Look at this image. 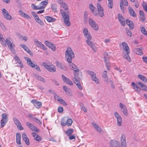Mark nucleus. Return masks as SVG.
I'll use <instances>...</instances> for the list:
<instances>
[{
    "instance_id": "obj_24",
    "label": "nucleus",
    "mask_w": 147,
    "mask_h": 147,
    "mask_svg": "<svg viewBox=\"0 0 147 147\" xmlns=\"http://www.w3.org/2000/svg\"><path fill=\"white\" fill-rule=\"evenodd\" d=\"M15 47V46L13 42L10 41V50L12 53V55L16 53V51L14 49Z\"/></svg>"
},
{
    "instance_id": "obj_17",
    "label": "nucleus",
    "mask_w": 147,
    "mask_h": 147,
    "mask_svg": "<svg viewBox=\"0 0 147 147\" xmlns=\"http://www.w3.org/2000/svg\"><path fill=\"white\" fill-rule=\"evenodd\" d=\"M119 107L121 108V111L123 114L125 115H127V111L126 106L121 103H120L119 104Z\"/></svg>"
},
{
    "instance_id": "obj_2",
    "label": "nucleus",
    "mask_w": 147,
    "mask_h": 147,
    "mask_svg": "<svg viewBox=\"0 0 147 147\" xmlns=\"http://www.w3.org/2000/svg\"><path fill=\"white\" fill-rule=\"evenodd\" d=\"M78 72H79L76 71L74 72V78L73 80L74 82L76 85L77 87L80 90H82V88L81 85L80 81L79 80Z\"/></svg>"
},
{
    "instance_id": "obj_12",
    "label": "nucleus",
    "mask_w": 147,
    "mask_h": 147,
    "mask_svg": "<svg viewBox=\"0 0 147 147\" xmlns=\"http://www.w3.org/2000/svg\"><path fill=\"white\" fill-rule=\"evenodd\" d=\"M55 63L56 66L61 69L65 71H66L67 70V67L64 64L57 61L55 62Z\"/></svg>"
},
{
    "instance_id": "obj_52",
    "label": "nucleus",
    "mask_w": 147,
    "mask_h": 147,
    "mask_svg": "<svg viewBox=\"0 0 147 147\" xmlns=\"http://www.w3.org/2000/svg\"><path fill=\"white\" fill-rule=\"evenodd\" d=\"M51 8L54 12H57V5L55 4H53L51 6Z\"/></svg>"
},
{
    "instance_id": "obj_61",
    "label": "nucleus",
    "mask_w": 147,
    "mask_h": 147,
    "mask_svg": "<svg viewBox=\"0 0 147 147\" xmlns=\"http://www.w3.org/2000/svg\"><path fill=\"white\" fill-rule=\"evenodd\" d=\"M33 120L34 121L37 123L39 125H40L41 123V122H40V121L38 119H37L36 118H34V119Z\"/></svg>"
},
{
    "instance_id": "obj_28",
    "label": "nucleus",
    "mask_w": 147,
    "mask_h": 147,
    "mask_svg": "<svg viewBox=\"0 0 147 147\" xmlns=\"http://www.w3.org/2000/svg\"><path fill=\"white\" fill-rule=\"evenodd\" d=\"M20 46L22 48L26 51L28 54L30 55L32 53V52L30 51V49L28 48L24 44H20Z\"/></svg>"
},
{
    "instance_id": "obj_29",
    "label": "nucleus",
    "mask_w": 147,
    "mask_h": 147,
    "mask_svg": "<svg viewBox=\"0 0 147 147\" xmlns=\"http://www.w3.org/2000/svg\"><path fill=\"white\" fill-rule=\"evenodd\" d=\"M63 90L65 92L66 94L68 96H70L71 95V90L68 88H67L65 86H63Z\"/></svg>"
},
{
    "instance_id": "obj_31",
    "label": "nucleus",
    "mask_w": 147,
    "mask_h": 147,
    "mask_svg": "<svg viewBox=\"0 0 147 147\" xmlns=\"http://www.w3.org/2000/svg\"><path fill=\"white\" fill-rule=\"evenodd\" d=\"M32 135L34 137V139L36 140L40 141L41 140L40 137L37 134L35 133H32Z\"/></svg>"
},
{
    "instance_id": "obj_32",
    "label": "nucleus",
    "mask_w": 147,
    "mask_h": 147,
    "mask_svg": "<svg viewBox=\"0 0 147 147\" xmlns=\"http://www.w3.org/2000/svg\"><path fill=\"white\" fill-rule=\"evenodd\" d=\"M92 125L94 127V128L98 132H100L101 131V128L98 126L94 122L92 123Z\"/></svg>"
},
{
    "instance_id": "obj_35",
    "label": "nucleus",
    "mask_w": 147,
    "mask_h": 147,
    "mask_svg": "<svg viewBox=\"0 0 147 147\" xmlns=\"http://www.w3.org/2000/svg\"><path fill=\"white\" fill-rule=\"evenodd\" d=\"M0 41H1V44L4 46H6L7 44L8 46L9 47V41L8 40L6 39V41H5L4 39V40H1Z\"/></svg>"
},
{
    "instance_id": "obj_6",
    "label": "nucleus",
    "mask_w": 147,
    "mask_h": 147,
    "mask_svg": "<svg viewBox=\"0 0 147 147\" xmlns=\"http://www.w3.org/2000/svg\"><path fill=\"white\" fill-rule=\"evenodd\" d=\"M24 58L27 61V63L29 66L32 68H34L35 67H36L35 69L37 71H41L39 67L37 65H35L34 63H32L30 58L27 57H25Z\"/></svg>"
},
{
    "instance_id": "obj_41",
    "label": "nucleus",
    "mask_w": 147,
    "mask_h": 147,
    "mask_svg": "<svg viewBox=\"0 0 147 147\" xmlns=\"http://www.w3.org/2000/svg\"><path fill=\"white\" fill-rule=\"evenodd\" d=\"M89 8L90 10L92 11L93 14L95 15L96 16L97 15V13H95L94 11L96 8L92 4H90L89 5Z\"/></svg>"
},
{
    "instance_id": "obj_38",
    "label": "nucleus",
    "mask_w": 147,
    "mask_h": 147,
    "mask_svg": "<svg viewBox=\"0 0 147 147\" xmlns=\"http://www.w3.org/2000/svg\"><path fill=\"white\" fill-rule=\"evenodd\" d=\"M17 37L19 39L22 40H24L25 41H26L27 40V38L26 36L21 35L20 34H18Z\"/></svg>"
},
{
    "instance_id": "obj_48",
    "label": "nucleus",
    "mask_w": 147,
    "mask_h": 147,
    "mask_svg": "<svg viewBox=\"0 0 147 147\" xmlns=\"http://www.w3.org/2000/svg\"><path fill=\"white\" fill-rule=\"evenodd\" d=\"M136 54L140 55H142L143 53L141 49L139 48H136Z\"/></svg>"
},
{
    "instance_id": "obj_8",
    "label": "nucleus",
    "mask_w": 147,
    "mask_h": 147,
    "mask_svg": "<svg viewBox=\"0 0 147 147\" xmlns=\"http://www.w3.org/2000/svg\"><path fill=\"white\" fill-rule=\"evenodd\" d=\"M34 44L38 47L44 50L47 49V48L43 45L41 42L38 41L35 38L34 40Z\"/></svg>"
},
{
    "instance_id": "obj_47",
    "label": "nucleus",
    "mask_w": 147,
    "mask_h": 147,
    "mask_svg": "<svg viewBox=\"0 0 147 147\" xmlns=\"http://www.w3.org/2000/svg\"><path fill=\"white\" fill-rule=\"evenodd\" d=\"M141 32L145 35H147V31L146 30L145 28L142 26L141 28H140Z\"/></svg>"
},
{
    "instance_id": "obj_30",
    "label": "nucleus",
    "mask_w": 147,
    "mask_h": 147,
    "mask_svg": "<svg viewBox=\"0 0 147 147\" xmlns=\"http://www.w3.org/2000/svg\"><path fill=\"white\" fill-rule=\"evenodd\" d=\"M126 22L127 25L129 26V28L131 29H132L134 27V24L133 22L128 20H126Z\"/></svg>"
},
{
    "instance_id": "obj_13",
    "label": "nucleus",
    "mask_w": 147,
    "mask_h": 147,
    "mask_svg": "<svg viewBox=\"0 0 147 147\" xmlns=\"http://www.w3.org/2000/svg\"><path fill=\"white\" fill-rule=\"evenodd\" d=\"M71 61L70 62H68L69 64L68 65L70 69L73 70L74 72H79V70L78 68Z\"/></svg>"
},
{
    "instance_id": "obj_22",
    "label": "nucleus",
    "mask_w": 147,
    "mask_h": 147,
    "mask_svg": "<svg viewBox=\"0 0 147 147\" xmlns=\"http://www.w3.org/2000/svg\"><path fill=\"white\" fill-rule=\"evenodd\" d=\"M22 138L26 144L28 145L30 144L29 140L27 137V136L26 134L23 133L22 135Z\"/></svg>"
},
{
    "instance_id": "obj_26",
    "label": "nucleus",
    "mask_w": 147,
    "mask_h": 147,
    "mask_svg": "<svg viewBox=\"0 0 147 147\" xmlns=\"http://www.w3.org/2000/svg\"><path fill=\"white\" fill-rule=\"evenodd\" d=\"M48 3V1L47 0L41 2L39 4L40 9H45L46 6L47 4Z\"/></svg>"
},
{
    "instance_id": "obj_45",
    "label": "nucleus",
    "mask_w": 147,
    "mask_h": 147,
    "mask_svg": "<svg viewBox=\"0 0 147 147\" xmlns=\"http://www.w3.org/2000/svg\"><path fill=\"white\" fill-rule=\"evenodd\" d=\"M129 53H126V54L123 55V57L129 62H130L131 61V59L129 55Z\"/></svg>"
},
{
    "instance_id": "obj_42",
    "label": "nucleus",
    "mask_w": 147,
    "mask_h": 147,
    "mask_svg": "<svg viewBox=\"0 0 147 147\" xmlns=\"http://www.w3.org/2000/svg\"><path fill=\"white\" fill-rule=\"evenodd\" d=\"M86 72L88 74L91 76V79L93 78V77L96 75L95 73L93 71L88 70Z\"/></svg>"
},
{
    "instance_id": "obj_58",
    "label": "nucleus",
    "mask_w": 147,
    "mask_h": 147,
    "mask_svg": "<svg viewBox=\"0 0 147 147\" xmlns=\"http://www.w3.org/2000/svg\"><path fill=\"white\" fill-rule=\"evenodd\" d=\"M98 14L99 16L101 17H103L104 16L103 10L102 9L98 11Z\"/></svg>"
},
{
    "instance_id": "obj_63",
    "label": "nucleus",
    "mask_w": 147,
    "mask_h": 147,
    "mask_svg": "<svg viewBox=\"0 0 147 147\" xmlns=\"http://www.w3.org/2000/svg\"><path fill=\"white\" fill-rule=\"evenodd\" d=\"M90 47H91V49H92L93 51L94 52H95L96 51L97 48L96 46L94 44Z\"/></svg>"
},
{
    "instance_id": "obj_57",
    "label": "nucleus",
    "mask_w": 147,
    "mask_h": 147,
    "mask_svg": "<svg viewBox=\"0 0 147 147\" xmlns=\"http://www.w3.org/2000/svg\"><path fill=\"white\" fill-rule=\"evenodd\" d=\"M61 6L65 10H67L68 9L67 6V4L65 3H63L61 5Z\"/></svg>"
},
{
    "instance_id": "obj_34",
    "label": "nucleus",
    "mask_w": 147,
    "mask_h": 147,
    "mask_svg": "<svg viewBox=\"0 0 147 147\" xmlns=\"http://www.w3.org/2000/svg\"><path fill=\"white\" fill-rule=\"evenodd\" d=\"M16 143L18 144H20L21 142V135L19 133H18L16 134Z\"/></svg>"
},
{
    "instance_id": "obj_18",
    "label": "nucleus",
    "mask_w": 147,
    "mask_h": 147,
    "mask_svg": "<svg viewBox=\"0 0 147 147\" xmlns=\"http://www.w3.org/2000/svg\"><path fill=\"white\" fill-rule=\"evenodd\" d=\"M110 147H120V143L115 140H111L110 143Z\"/></svg>"
},
{
    "instance_id": "obj_50",
    "label": "nucleus",
    "mask_w": 147,
    "mask_h": 147,
    "mask_svg": "<svg viewBox=\"0 0 147 147\" xmlns=\"http://www.w3.org/2000/svg\"><path fill=\"white\" fill-rule=\"evenodd\" d=\"M72 123V121L71 119H68L66 122V125L69 126H70Z\"/></svg>"
},
{
    "instance_id": "obj_49",
    "label": "nucleus",
    "mask_w": 147,
    "mask_h": 147,
    "mask_svg": "<svg viewBox=\"0 0 147 147\" xmlns=\"http://www.w3.org/2000/svg\"><path fill=\"white\" fill-rule=\"evenodd\" d=\"M93 78H92V80L94 81L95 83L97 84H98L99 83V79L96 77V75L95 76V77H93Z\"/></svg>"
},
{
    "instance_id": "obj_15",
    "label": "nucleus",
    "mask_w": 147,
    "mask_h": 147,
    "mask_svg": "<svg viewBox=\"0 0 147 147\" xmlns=\"http://www.w3.org/2000/svg\"><path fill=\"white\" fill-rule=\"evenodd\" d=\"M126 137L124 134H122L121 139V147H126L127 143L126 141Z\"/></svg>"
},
{
    "instance_id": "obj_60",
    "label": "nucleus",
    "mask_w": 147,
    "mask_h": 147,
    "mask_svg": "<svg viewBox=\"0 0 147 147\" xmlns=\"http://www.w3.org/2000/svg\"><path fill=\"white\" fill-rule=\"evenodd\" d=\"M54 98L56 100H57V101H58L59 102L62 98L61 97L58 96L57 95H55Z\"/></svg>"
},
{
    "instance_id": "obj_37",
    "label": "nucleus",
    "mask_w": 147,
    "mask_h": 147,
    "mask_svg": "<svg viewBox=\"0 0 147 147\" xmlns=\"http://www.w3.org/2000/svg\"><path fill=\"white\" fill-rule=\"evenodd\" d=\"M138 86L140 88V89L145 90L147 91V87L143 85L140 82H138Z\"/></svg>"
},
{
    "instance_id": "obj_62",
    "label": "nucleus",
    "mask_w": 147,
    "mask_h": 147,
    "mask_svg": "<svg viewBox=\"0 0 147 147\" xmlns=\"http://www.w3.org/2000/svg\"><path fill=\"white\" fill-rule=\"evenodd\" d=\"M125 6H127L128 5V3L127 0H121V1L120 3H122Z\"/></svg>"
},
{
    "instance_id": "obj_21",
    "label": "nucleus",
    "mask_w": 147,
    "mask_h": 147,
    "mask_svg": "<svg viewBox=\"0 0 147 147\" xmlns=\"http://www.w3.org/2000/svg\"><path fill=\"white\" fill-rule=\"evenodd\" d=\"M118 20L121 23V24L123 26H125V24L124 19L122 16L120 14H118Z\"/></svg>"
},
{
    "instance_id": "obj_10",
    "label": "nucleus",
    "mask_w": 147,
    "mask_h": 147,
    "mask_svg": "<svg viewBox=\"0 0 147 147\" xmlns=\"http://www.w3.org/2000/svg\"><path fill=\"white\" fill-rule=\"evenodd\" d=\"M26 125L32 131H36V132H38L39 130L34 125L30 123L29 122H26Z\"/></svg>"
},
{
    "instance_id": "obj_53",
    "label": "nucleus",
    "mask_w": 147,
    "mask_h": 147,
    "mask_svg": "<svg viewBox=\"0 0 147 147\" xmlns=\"http://www.w3.org/2000/svg\"><path fill=\"white\" fill-rule=\"evenodd\" d=\"M110 58L109 56H104V60L105 63L109 62V59Z\"/></svg>"
},
{
    "instance_id": "obj_23",
    "label": "nucleus",
    "mask_w": 147,
    "mask_h": 147,
    "mask_svg": "<svg viewBox=\"0 0 147 147\" xmlns=\"http://www.w3.org/2000/svg\"><path fill=\"white\" fill-rule=\"evenodd\" d=\"M122 45L124 49L126 51V53H129V48L127 43L125 42H123L122 43Z\"/></svg>"
},
{
    "instance_id": "obj_43",
    "label": "nucleus",
    "mask_w": 147,
    "mask_h": 147,
    "mask_svg": "<svg viewBox=\"0 0 147 147\" xmlns=\"http://www.w3.org/2000/svg\"><path fill=\"white\" fill-rule=\"evenodd\" d=\"M138 77L144 82H147V79L144 76L141 75H138Z\"/></svg>"
},
{
    "instance_id": "obj_55",
    "label": "nucleus",
    "mask_w": 147,
    "mask_h": 147,
    "mask_svg": "<svg viewBox=\"0 0 147 147\" xmlns=\"http://www.w3.org/2000/svg\"><path fill=\"white\" fill-rule=\"evenodd\" d=\"M142 5L144 9L147 12V5L146 3L145 2H144Z\"/></svg>"
},
{
    "instance_id": "obj_1",
    "label": "nucleus",
    "mask_w": 147,
    "mask_h": 147,
    "mask_svg": "<svg viewBox=\"0 0 147 147\" xmlns=\"http://www.w3.org/2000/svg\"><path fill=\"white\" fill-rule=\"evenodd\" d=\"M65 53L67 61V62L72 61V59L74 58L75 54L71 48L69 47H68Z\"/></svg>"
},
{
    "instance_id": "obj_3",
    "label": "nucleus",
    "mask_w": 147,
    "mask_h": 147,
    "mask_svg": "<svg viewBox=\"0 0 147 147\" xmlns=\"http://www.w3.org/2000/svg\"><path fill=\"white\" fill-rule=\"evenodd\" d=\"M61 13L65 23L68 26H70V23L69 21V16L68 13L62 9H60Z\"/></svg>"
},
{
    "instance_id": "obj_39",
    "label": "nucleus",
    "mask_w": 147,
    "mask_h": 147,
    "mask_svg": "<svg viewBox=\"0 0 147 147\" xmlns=\"http://www.w3.org/2000/svg\"><path fill=\"white\" fill-rule=\"evenodd\" d=\"M140 18L144 21L145 20L144 13L143 10H140L139 11Z\"/></svg>"
},
{
    "instance_id": "obj_51",
    "label": "nucleus",
    "mask_w": 147,
    "mask_h": 147,
    "mask_svg": "<svg viewBox=\"0 0 147 147\" xmlns=\"http://www.w3.org/2000/svg\"><path fill=\"white\" fill-rule=\"evenodd\" d=\"M31 7L34 10H36L40 9L39 6H37L34 4H32Z\"/></svg>"
},
{
    "instance_id": "obj_46",
    "label": "nucleus",
    "mask_w": 147,
    "mask_h": 147,
    "mask_svg": "<svg viewBox=\"0 0 147 147\" xmlns=\"http://www.w3.org/2000/svg\"><path fill=\"white\" fill-rule=\"evenodd\" d=\"M74 131V130L72 129H70L67 130L65 132V133L67 136L70 135Z\"/></svg>"
},
{
    "instance_id": "obj_33",
    "label": "nucleus",
    "mask_w": 147,
    "mask_h": 147,
    "mask_svg": "<svg viewBox=\"0 0 147 147\" xmlns=\"http://www.w3.org/2000/svg\"><path fill=\"white\" fill-rule=\"evenodd\" d=\"M128 9L129 11V13L131 16H132L133 17L136 16V13H135L134 9H132V8L130 7H128Z\"/></svg>"
},
{
    "instance_id": "obj_7",
    "label": "nucleus",
    "mask_w": 147,
    "mask_h": 147,
    "mask_svg": "<svg viewBox=\"0 0 147 147\" xmlns=\"http://www.w3.org/2000/svg\"><path fill=\"white\" fill-rule=\"evenodd\" d=\"M89 24L91 27L95 30L97 31L98 30V27L96 22L91 18H90L88 20Z\"/></svg>"
},
{
    "instance_id": "obj_64",
    "label": "nucleus",
    "mask_w": 147,
    "mask_h": 147,
    "mask_svg": "<svg viewBox=\"0 0 147 147\" xmlns=\"http://www.w3.org/2000/svg\"><path fill=\"white\" fill-rule=\"evenodd\" d=\"M59 102L63 105L64 106H66L67 105V103L65 102L63 100L62 98L59 101Z\"/></svg>"
},
{
    "instance_id": "obj_5",
    "label": "nucleus",
    "mask_w": 147,
    "mask_h": 147,
    "mask_svg": "<svg viewBox=\"0 0 147 147\" xmlns=\"http://www.w3.org/2000/svg\"><path fill=\"white\" fill-rule=\"evenodd\" d=\"M42 65L45 68L50 72H53L56 71L55 67L52 64L49 65L45 62H43Z\"/></svg>"
},
{
    "instance_id": "obj_14",
    "label": "nucleus",
    "mask_w": 147,
    "mask_h": 147,
    "mask_svg": "<svg viewBox=\"0 0 147 147\" xmlns=\"http://www.w3.org/2000/svg\"><path fill=\"white\" fill-rule=\"evenodd\" d=\"M114 115L117 119V125L119 126H121L122 123V120L121 116L117 112L115 113Z\"/></svg>"
},
{
    "instance_id": "obj_25",
    "label": "nucleus",
    "mask_w": 147,
    "mask_h": 147,
    "mask_svg": "<svg viewBox=\"0 0 147 147\" xmlns=\"http://www.w3.org/2000/svg\"><path fill=\"white\" fill-rule=\"evenodd\" d=\"M2 11L4 18L7 20H9V15L7 11L4 8L2 9Z\"/></svg>"
},
{
    "instance_id": "obj_27",
    "label": "nucleus",
    "mask_w": 147,
    "mask_h": 147,
    "mask_svg": "<svg viewBox=\"0 0 147 147\" xmlns=\"http://www.w3.org/2000/svg\"><path fill=\"white\" fill-rule=\"evenodd\" d=\"M19 13L21 16L26 19H30L31 18L30 16L28 14L26 13L21 10L19 11Z\"/></svg>"
},
{
    "instance_id": "obj_4",
    "label": "nucleus",
    "mask_w": 147,
    "mask_h": 147,
    "mask_svg": "<svg viewBox=\"0 0 147 147\" xmlns=\"http://www.w3.org/2000/svg\"><path fill=\"white\" fill-rule=\"evenodd\" d=\"M11 55L13 57V59L15 62V63L16 65V66L20 68L23 67L24 65L20 58L17 56V55L16 53L14 54Z\"/></svg>"
},
{
    "instance_id": "obj_16",
    "label": "nucleus",
    "mask_w": 147,
    "mask_h": 147,
    "mask_svg": "<svg viewBox=\"0 0 147 147\" xmlns=\"http://www.w3.org/2000/svg\"><path fill=\"white\" fill-rule=\"evenodd\" d=\"M31 102L34 105V106L38 109L40 108L42 106V103L40 102L37 101L35 99L31 100Z\"/></svg>"
},
{
    "instance_id": "obj_40",
    "label": "nucleus",
    "mask_w": 147,
    "mask_h": 147,
    "mask_svg": "<svg viewBox=\"0 0 147 147\" xmlns=\"http://www.w3.org/2000/svg\"><path fill=\"white\" fill-rule=\"evenodd\" d=\"M45 19L48 22H54L55 20V19L54 18H52L51 17H49V16L45 17Z\"/></svg>"
},
{
    "instance_id": "obj_44",
    "label": "nucleus",
    "mask_w": 147,
    "mask_h": 147,
    "mask_svg": "<svg viewBox=\"0 0 147 147\" xmlns=\"http://www.w3.org/2000/svg\"><path fill=\"white\" fill-rule=\"evenodd\" d=\"M35 76L36 78L39 80L43 82H45V79L43 77L40 76H39L37 75H36Z\"/></svg>"
},
{
    "instance_id": "obj_19",
    "label": "nucleus",
    "mask_w": 147,
    "mask_h": 147,
    "mask_svg": "<svg viewBox=\"0 0 147 147\" xmlns=\"http://www.w3.org/2000/svg\"><path fill=\"white\" fill-rule=\"evenodd\" d=\"M83 33L84 36L87 39H91V36L87 28H85L84 29Z\"/></svg>"
},
{
    "instance_id": "obj_59",
    "label": "nucleus",
    "mask_w": 147,
    "mask_h": 147,
    "mask_svg": "<svg viewBox=\"0 0 147 147\" xmlns=\"http://www.w3.org/2000/svg\"><path fill=\"white\" fill-rule=\"evenodd\" d=\"M90 40L91 39H87L86 40V42L87 43L90 47L92 45H93L94 44L93 42L91 41Z\"/></svg>"
},
{
    "instance_id": "obj_9",
    "label": "nucleus",
    "mask_w": 147,
    "mask_h": 147,
    "mask_svg": "<svg viewBox=\"0 0 147 147\" xmlns=\"http://www.w3.org/2000/svg\"><path fill=\"white\" fill-rule=\"evenodd\" d=\"M2 119L1 120V127H3L5 125L8 120L7 118V115L5 113L2 115Z\"/></svg>"
},
{
    "instance_id": "obj_54",
    "label": "nucleus",
    "mask_w": 147,
    "mask_h": 147,
    "mask_svg": "<svg viewBox=\"0 0 147 147\" xmlns=\"http://www.w3.org/2000/svg\"><path fill=\"white\" fill-rule=\"evenodd\" d=\"M32 15L35 20H36V21H37L38 20L40 19L36 13H32Z\"/></svg>"
},
{
    "instance_id": "obj_11",
    "label": "nucleus",
    "mask_w": 147,
    "mask_h": 147,
    "mask_svg": "<svg viewBox=\"0 0 147 147\" xmlns=\"http://www.w3.org/2000/svg\"><path fill=\"white\" fill-rule=\"evenodd\" d=\"M13 120L19 129L20 130H23L24 129L23 127H22L21 123L18 119L15 117H13Z\"/></svg>"
},
{
    "instance_id": "obj_20",
    "label": "nucleus",
    "mask_w": 147,
    "mask_h": 147,
    "mask_svg": "<svg viewBox=\"0 0 147 147\" xmlns=\"http://www.w3.org/2000/svg\"><path fill=\"white\" fill-rule=\"evenodd\" d=\"M62 78L63 81L67 84L70 85H73V82L68 78L66 77L64 75H62Z\"/></svg>"
},
{
    "instance_id": "obj_36",
    "label": "nucleus",
    "mask_w": 147,
    "mask_h": 147,
    "mask_svg": "<svg viewBox=\"0 0 147 147\" xmlns=\"http://www.w3.org/2000/svg\"><path fill=\"white\" fill-rule=\"evenodd\" d=\"M132 86H133L134 89L136 90L138 92H139L140 90V87L138 86V82L136 85L135 83L134 82H132L131 83Z\"/></svg>"
},
{
    "instance_id": "obj_56",
    "label": "nucleus",
    "mask_w": 147,
    "mask_h": 147,
    "mask_svg": "<svg viewBox=\"0 0 147 147\" xmlns=\"http://www.w3.org/2000/svg\"><path fill=\"white\" fill-rule=\"evenodd\" d=\"M45 44L47 46L50 47L52 45L53 43L48 41H46L45 42Z\"/></svg>"
}]
</instances>
